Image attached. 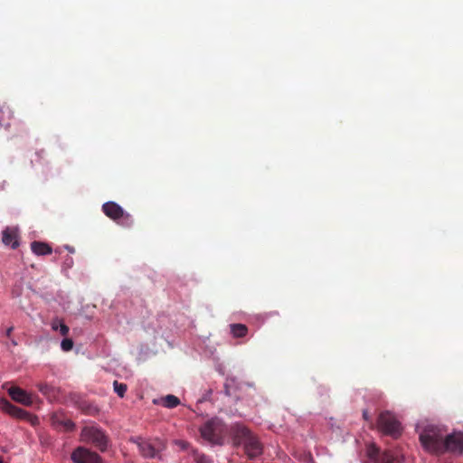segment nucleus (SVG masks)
<instances>
[{"label": "nucleus", "instance_id": "obj_1", "mask_svg": "<svg viewBox=\"0 0 463 463\" xmlns=\"http://www.w3.org/2000/svg\"><path fill=\"white\" fill-rule=\"evenodd\" d=\"M231 434L235 445L243 446L244 452L249 458L254 459L262 454L263 447L256 437L246 426L236 423L231 428Z\"/></svg>", "mask_w": 463, "mask_h": 463}, {"label": "nucleus", "instance_id": "obj_2", "mask_svg": "<svg viewBox=\"0 0 463 463\" xmlns=\"http://www.w3.org/2000/svg\"><path fill=\"white\" fill-rule=\"evenodd\" d=\"M446 436V430L436 425H428L420 434V441L425 450L431 454L440 455V449L444 439Z\"/></svg>", "mask_w": 463, "mask_h": 463}, {"label": "nucleus", "instance_id": "obj_3", "mask_svg": "<svg viewBox=\"0 0 463 463\" xmlns=\"http://www.w3.org/2000/svg\"><path fill=\"white\" fill-rule=\"evenodd\" d=\"M80 439L83 442L90 443L101 452L106 451L109 439L105 432L97 425H89L82 428Z\"/></svg>", "mask_w": 463, "mask_h": 463}, {"label": "nucleus", "instance_id": "obj_4", "mask_svg": "<svg viewBox=\"0 0 463 463\" xmlns=\"http://www.w3.org/2000/svg\"><path fill=\"white\" fill-rule=\"evenodd\" d=\"M136 443L139 453L146 458H160V453L166 448L165 441L159 438L149 439L137 438Z\"/></svg>", "mask_w": 463, "mask_h": 463}, {"label": "nucleus", "instance_id": "obj_5", "mask_svg": "<svg viewBox=\"0 0 463 463\" xmlns=\"http://www.w3.org/2000/svg\"><path fill=\"white\" fill-rule=\"evenodd\" d=\"M378 429L384 434L398 438L402 433L401 423L395 416L388 411H383L377 419Z\"/></svg>", "mask_w": 463, "mask_h": 463}, {"label": "nucleus", "instance_id": "obj_6", "mask_svg": "<svg viewBox=\"0 0 463 463\" xmlns=\"http://www.w3.org/2000/svg\"><path fill=\"white\" fill-rule=\"evenodd\" d=\"M102 211L106 216L124 227H130L133 224L132 216L115 202L105 203Z\"/></svg>", "mask_w": 463, "mask_h": 463}, {"label": "nucleus", "instance_id": "obj_7", "mask_svg": "<svg viewBox=\"0 0 463 463\" xmlns=\"http://www.w3.org/2000/svg\"><path fill=\"white\" fill-rule=\"evenodd\" d=\"M222 431V424L217 419L207 420L200 427V433L202 438L213 444L221 443Z\"/></svg>", "mask_w": 463, "mask_h": 463}, {"label": "nucleus", "instance_id": "obj_8", "mask_svg": "<svg viewBox=\"0 0 463 463\" xmlns=\"http://www.w3.org/2000/svg\"><path fill=\"white\" fill-rule=\"evenodd\" d=\"M440 455L445 453H451L455 455H460L463 453V432L453 431L450 434H447L444 439V443L440 447Z\"/></svg>", "mask_w": 463, "mask_h": 463}, {"label": "nucleus", "instance_id": "obj_9", "mask_svg": "<svg viewBox=\"0 0 463 463\" xmlns=\"http://www.w3.org/2000/svg\"><path fill=\"white\" fill-rule=\"evenodd\" d=\"M366 455L372 463H402V459L392 451H381L374 444L367 447Z\"/></svg>", "mask_w": 463, "mask_h": 463}, {"label": "nucleus", "instance_id": "obj_10", "mask_svg": "<svg viewBox=\"0 0 463 463\" xmlns=\"http://www.w3.org/2000/svg\"><path fill=\"white\" fill-rule=\"evenodd\" d=\"M0 409L14 418L31 420L32 423L37 421L36 417H33V415L27 412L26 411L12 404L5 398L0 400Z\"/></svg>", "mask_w": 463, "mask_h": 463}, {"label": "nucleus", "instance_id": "obj_11", "mask_svg": "<svg viewBox=\"0 0 463 463\" xmlns=\"http://www.w3.org/2000/svg\"><path fill=\"white\" fill-rule=\"evenodd\" d=\"M71 458L74 463H102L99 454L83 447L77 448L71 453Z\"/></svg>", "mask_w": 463, "mask_h": 463}, {"label": "nucleus", "instance_id": "obj_12", "mask_svg": "<svg viewBox=\"0 0 463 463\" xmlns=\"http://www.w3.org/2000/svg\"><path fill=\"white\" fill-rule=\"evenodd\" d=\"M8 394L10 397L16 402L22 403L25 406H30L33 404V396L31 393H28L26 391L23 390L17 386H12L7 389Z\"/></svg>", "mask_w": 463, "mask_h": 463}, {"label": "nucleus", "instance_id": "obj_13", "mask_svg": "<svg viewBox=\"0 0 463 463\" xmlns=\"http://www.w3.org/2000/svg\"><path fill=\"white\" fill-rule=\"evenodd\" d=\"M52 426L59 431L71 432L74 430L75 424L70 419H65L61 415L54 413L51 417Z\"/></svg>", "mask_w": 463, "mask_h": 463}, {"label": "nucleus", "instance_id": "obj_14", "mask_svg": "<svg viewBox=\"0 0 463 463\" xmlns=\"http://www.w3.org/2000/svg\"><path fill=\"white\" fill-rule=\"evenodd\" d=\"M2 241L6 246H11L12 249H16L19 246L17 230L14 228H5L2 232Z\"/></svg>", "mask_w": 463, "mask_h": 463}, {"label": "nucleus", "instance_id": "obj_15", "mask_svg": "<svg viewBox=\"0 0 463 463\" xmlns=\"http://www.w3.org/2000/svg\"><path fill=\"white\" fill-rule=\"evenodd\" d=\"M12 112L5 105V102L0 101V128L7 129L10 127Z\"/></svg>", "mask_w": 463, "mask_h": 463}, {"label": "nucleus", "instance_id": "obj_16", "mask_svg": "<svg viewBox=\"0 0 463 463\" xmlns=\"http://www.w3.org/2000/svg\"><path fill=\"white\" fill-rule=\"evenodd\" d=\"M31 250L34 254L38 256L49 255L52 252V250L49 244L36 241L31 243Z\"/></svg>", "mask_w": 463, "mask_h": 463}, {"label": "nucleus", "instance_id": "obj_17", "mask_svg": "<svg viewBox=\"0 0 463 463\" xmlns=\"http://www.w3.org/2000/svg\"><path fill=\"white\" fill-rule=\"evenodd\" d=\"M231 333L236 338L244 337L248 333V327L243 324H232Z\"/></svg>", "mask_w": 463, "mask_h": 463}, {"label": "nucleus", "instance_id": "obj_18", "mask_svg": "<svg viewBox=\"0 0 463 463\" xmlns=\"http://www.w3.org/2000/svg\"><path fill=\"white\" fill-rule=\"evenodd\" d=\"M161 404L165 408H175L180 404V400L172 394H168L161 399Z\"/></svg>", "mask_w": 463, "mask_h": 463}, {"label": "nucleus", "instance_id": "obj_19", "mask_svg": "<svg viewBox=\"0 0 463 463\" xmlns=\"http://www.w3.org/2000/svg\"><path fill=\"white\" fill-rule=\"evenodd\" d=\"M113 387H114V391L119 396V397H124L125 396V393L128 390V386L126 383H118V381H114L113 383Z\"/></svg>", "mask_w": 463, "mask_h": 463}, {"label": "nucleus", "instance_id": "obj_20", "mask_svg": "<svg viewBox=\"0 0 463 463\" xmlns=\"http://www.w3.org/2000/svg\"><path fill=\"white\" fill-rule=\"evenodd\" d=\"M37 388L45 396L51 395L53 391V387L46 383H38Z\"/></svg>", "mask_w": 463, "mask_h": 463}, {"label": "nucleus", "instance_id": "obj_21", "mask_svg": "<svg viewBox=\"0 0 463 463\" xmlns=\"http://www.w3.org/2000/svg\"><path fill=\"white\" fill-rule=\"evenodd\" d=\"M194 463H212L208 457L204 454H200L197 451H194Z\"/></svg>", "mask_w": 463, "mask_h": 463}, {"label": "nucleus", "instance_id": "obj_22", "mask_svg": "<svg viewBox=\"0 0 463 463\" xmlns=\"http://www.w3.org/2000/svg\"><path fill=\"white\" fill-rule=\"evenodd\" d=\"M74 343L71 338H64L61 343V348L63 352H69L73 348Z\"/></svg>", "mask_w": 463, "mask_h": 463}, {"label": "nucleus", "instance_id": "obj_23", "mask_svg": "<svg viewBox=\"0 0 463 463\" xmlns=\"http://www.w3.org/2000/svg\"><path fill=\"white\" fill-rule=\"evenodd\" d=\"M60 329L58 330L62 336H66L69 334L70 328L63 322L59 325Z\"/></svg>", "mask_w": 463, "mask_h": 463}, {"label": "nucleus", "instance_id": "obj_24", "mask_svg": "<svg viewBox=\"0 0 463 463\" xmlns=\"http://www.w3.org/2000/svg\"><path fill=\"white\" fill-rule=\"evenodd\" d=\"M62 321L59 318H54L51 323V327L53 331H58L60 329L59 325H61Z\"/></svg>", "mask_w": 463, "mask_h": 463}, {"label": "nucleus", "instance_id": "obj_25", "mask_svg": "<svg viewBox=\"0 0 463 463\" xmlns=\"http://www.w3.org/2000/svg\"><path fill=\"white\" fill-rule=\"evenodd\" d=\"M176 445H178L182 449H186L189 444L184 440H176Z\"/></svg>", "mask_w": 463, "mask_h": 463}, {"label": "nucleus", "instance_id": "obj_26", "mask_svg": "<svg viewBox=\"0 0 463 463\" xmlns=\"http://www.w3.org/2000/svg\"><path fill=\"white\" fill-rule=\"evenodd\" d=\"M14 331V326H10L5 331V336L11 338L12 332Z\"/></svg>", "mask_w": 463, "mask_h": 463}, {"label": "nucleus", "instance_id": "obj_27", "mask_svg": "<svg viewBox=\"0 0 463 463\" xmlns=\"http://www.w3.org/2000/svg\"><path fill=\"white\" fill-rule=\"evenodd\" d=\"M363 417L365 420H369V415H368V411H364L363 412Z\"/></svg>", "mask_w": 463, "mask_h": 463}, {"label": "nucleus", "instance_id": "obj_28", "mask_svg": "<svg viewBox=\"0 0 463 463\" xmlns=\"http://www.w3.org/2000/svg\"><path fill=\"white\" fill-rule=\"evenodd\" d=\"M11 343L13 345H17V342L14 339H11Z\"/></svg>", "mask_w": 463, "mask_h": 463}, {"label": "nucleus", "instance_id": "obj_29", "mask_svg": "<svg viewBox=\"0 0 463 463\" xmlns=\"http://www.w3.org/2000/svg\"><path fill=\"white\" fill-rule=\"evenodd\" d=\"M0 463H4L3 458L0 457Z\"/></svg>", "mask_w": 463, "mask_h": 463}, {"label": "nucleus", "instance_id": "obj_30", "mask_svg": "<svg viewBox=\"0 0 463 463\" xmlns=\"http://www.w3.org/2000/svg\"><path fill=\"white\" fill-rule=\"evenodd\" d=\"M7 384H8L7 383H5V384L3 385V388H6Z\"/></svg>", "mask_w": 463, "mask_h": 463}]
</instances>
